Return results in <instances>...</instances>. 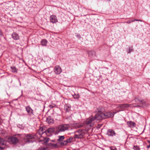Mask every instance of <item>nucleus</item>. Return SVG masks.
I'll return each mask as SVG.
<instances>
[{
    "mask_svg": "<svg viewBox=\"0 0 150 150\" xmlns=\"http://www.w3.org/2000/svg\"><path fill=\"white\" fill-rule=\"evenodd\" d=\"M132 21H138V19H135L134 20H132Z\"/></svg>",
    "mask_w": 150,
    "mask_h": 150,
    "instance_id": "72a5a7b5",
    "label": "nucleus"
},
{
    "mask_svg": "<svg viewBox=\"0 0 150 150\" xmlns=\"http://www.w3.org/2000/svg\"><path fill=\"white\" fill-rule=\"evenodd\" d=\"M107 134L109 136H113L115 135V133L114 130L110 129L108 130Z\"/></svg>",
    "mask_w": 150,
    "mask_h": 150,
    "instance_id": "ddd939ff",
    "label": "nucleus"
},
{
    "mask_svg": "<svg viewBox=\"0 0 150 150\" xmlns=\"http://www.w3.org/2000/svg\"><path fill=\"white\" fill-rule=\"evenodd\" d=\"M111 150H117V149L115 147H112L110 148Z\"/></svg>",
    "mask_w": 150,
    "mask_h": 150,
    "instance_id": "c756f323",
    "label": "nucleus"
},
{
    "mask_svg": "<svg viewBox=\"0 0 150 150\" xmlns=\"http://www.w3.org/2000/svg\"><path fill=\"white\" fill-rule=\"evenodd\" d=\"M42 140H43L44 141L43 143L45 144H46L47 142L49 141V139L47 138H45V137H42V139H40L39 142H41L42 141Z\"/></svg>",
    "mask_w": 150,
    "mask_h": 150,
    "instance_id": "412c9836",
    "label": "nucleus"
},
{
    "mask_svg": "<svg viewBox=\"0 0 150 150\" xmlns=\"http://www.w3.org/2000/svg\"><path fill=\"white\" fill-rule=\"evenodd\" d=\"M88 53L89 56L91 57H93L95 55V52L93 50L88 51Z\"/></svg>",
    "mask_w": 150,
    "mask_h": 150,
    "instance_id": "f3484780",
    "label": "nucleus"
},
{
    "mask_svg": "<svg viewBox=\"0 0 150 150\" xmlns=\"http://www.w3.org/2000/svg\"><path fill=\"white\" fill-rule=\"evenodd\" d=\"M72 96L75 99H78L79 98V95L78 94H75L74 95H72Z\"/></svg>",
    "mask_w": 150,
    "mask_h": 150,
    "instance_id": "bb28decb",
    "label": "nucleus"
},
{
    "mask_svg": "<svg viewBox=\"0 0 150 150\" xmlns=\"http://www.w3.org/2000/svg\"><path fill=\"white\" fill-rule=\"evenodd\" d=\"M47 145L49 146H51L52 148H56L58 146L57 144H53L52 143H49Z\"/></svg>",
    "mask_w": 150,
    "mask_h": 150,
    "instance_id": "6ab92c4d",
    "label": "nucleus"
},
{
    "mask_svg": "<svg viewBox=\"0 0 150 150\" xmlns=\"http://www.w3.org/2000/svg\"><path fill=\"white\" fill-rule=\"evenodd\" d=\"M86 130L84 129H80L75 132L74 137L75 139L83 138L86 133Z\"/></svg>",
    "mask_w": 150,
    "mask_h": 150,
    "instance_id": "f03ea898",
    "label": "nucleus"
},
{
    "mask_svg": "<svg viewBox=\"0 0 150 150\" xmlns=\"http://www.w3.org/2000/svg\"><path fill=\"white\" fill-rule=\"evenodd\" d=\"M6 143V141H4L0 137V144L4 145Z\"/></svg>",
    "mask_w": 150,
    "mask_h": 150,
    "instance_id": "b1692460",
    "label": "nucleus"
},
{
    "mask_svg": "<svg viewBox=\"0 0 150 150\" xmlns=\"http://www.w3.org/2000/svg\"><path fill=\"white\" fill-rule=\"evenodd\" d=\"M58 137L59 139H57V140L59 141H62L65 138L64 137V136H59Z\"/></svg>",
    "mask_w": 150,
    "mask_h": 150,
    "instance_id": "a878e982",
    "label": "nucleus"
},
{
    "mask_svg": "<svg viewBox=\"0 0 150 150\" xmlns=\"http://www.w3.org/2000/svg\"><path fill=\"white\" fill-rule=\"evenodd\" d=\"M134 150H140L139 147L137 146H134L133 147Z\"/></svg>",
    "mask_w": 150,
    "mask_h": 150,
    "instance_id": "cd10ccee",
    "label": "nucleus"
},
{
    "mask_svg": "<svg viewBox=\"0 0 150 150\" xmlns=\"http://www.w3.org/2000/svg\"><path fill=\"white\" fill-rule=\"evenodd\" d=\"M133 51V50L132 49H129V51L128 52V53H130L131 52Z\"/></svg>",
    "mask_w": 150,
    "mask_h": 150,
    "instance_id": "2f4dec72",
    "label": "nucleus"
},
{
    "mask_svg": "<svg viewBox=\"0 0 150 150\" xmlns=\"http://www.w3.org/2000/svg\"><path fill=\"white\" fill-rule=\"evenodd\" d=\"M83 125V124L82 123V124H80L77 125L76 126V127H77L79 128L81 127H82Z\"/></svg>",
    "mask_w": 150,
    "mask_h": 150,
    "instance_id": "c85d7f7f",
    "label": "nucleus"
},
{
    "mask_svg": "<svg viewBox=\"0 0 150 150\" xmlns=\"http://www.w3.org/2000/svg\"><path fill=\"white\" fill-rule=\"evenodd\" d=\"M130 105L127 104H125L122 105H117L118 108H120L122 110L125 109L126 108L130 106Z\"/></svg>",
    "mask_w": 150,
    "mask_h": 150,
    "instance_id": "9b49d317",
    "label": "nucleus"
},
{
    "mask_svg": "<svg viewBox=\"0 0 150 150\" xmlns=\"http://www.w3.org/2000/svg\"><path fill=\"white\" fill-rule=\"evenodd\" d=\"M54 72L56 74H59L62 72L61 68L58 65L54 67Z\"/></svg>",
    "mask_w": 150,
    "mask_h": 150,
    "instance_id": "6e6552de",
    "label": "nucleus"
},
{
    "mask_svg": "<svg viewBox=\"0 0 150 150\" xmlns=\"http://www.w3.org/2000/svg\"><path fill=\"white\" fill-rule=\"evenodd\" d=\"M149 143L150 144V141L149 142Z\"/></svg>",
    "mask_w": 150,
    "mask_h": 150,
    "instance_id": "58836bf2",
    "label": "nucleus"
},
{
    "mask_svg": "<svg viewBox=\"0 0 150 150\" xmlns=\"http://www.w3.org/2000/svg\"><path fill=\"white\" fill-rule=\"evenodd\" d=\"M71 106L69 104H66L64 106V110L66 112H69L70 110Z\"/></svg>",
    "mask_w": 150,
    "mask_h": 150,
    "instance_id": "a211bd4d",
    "label": "nucleus"
},
{
    "mask_svg": "<svg viewBox=\"0 0 150 150\" xmlns=\"http://www.w3.org/2000/svg\"><path fill=\"white\" fill-rule=\"evenodd\" d=\"M13 38L15 40H17L19 38V36L18 34L15 32H14L12 35Z\"/></svg>",
    "mask_w": 150,
    "mask_h": 150,
    "instance_id": "dca6fc26",
    "label": "nucleus"
},
{
    "mask_svg": "<svg viewBox=\"0 0 150 150\" xmlns=\"http://www.w3.org/2000/svg\"><path fill=\"white\" fill-rule=\"evenodd\" d=\"M45 129L42 127L40 128L38 131V133L40 135H41L43 134H45L44 132Z\"/></svg>",
    "mask_w": 150,
    "mask_h": 150,
    "instance_id": "aec40b11",
    "label": "nucleus"
},
{
    "mask_svg": "<svg viewBox=\"0 0 150 150\" xmlns=\"http://www.w3.org/2000/svg\"><path fill=\"white\" fill-rule=\"evenodd\" d=\"M134 21H132V20L131 21H129L127 22H125V23H131L132 22H133Z\"/></svg>",
    "mask_w": 150,
    "mask_h": 150,
    "instance_id": "7c9ffc66",
    "label": "nucleus"
},
{
    "mask_svg": "<svg viewBox=\"0 0 150 150\" xmlns=\"http://www.w3.org/2000/svg\"><path fill=\"white\" fill-rule=\"evenodd\" d=\"M138 21H142L140 20H139Z\"/></svg>",
    "mask_w": 150,
    "mask_h": 150,
    "instance_id": "e433bc0d",
    "label": "nucleus"
},
{
    "mask_svg": "<svg viewBox=\"0 0 150 150\" xmlns=\"http://www.w3.org/2000/svg\"><path fill=\"white\" fill-rule=\"evenodd\" d=\"M127 124L129 127L131 128L134 127L136 125L135 123L134 122L131 121L127 122Z\"/></svg>",
    "mask_w": 150,
    "mask_h": 150,
    "instance_id": "4468645a",
    "label": "nucleus"
},
{
    "mask_svg": "<svg viewBox=\"0 0 150 150\" xmlns=\"http://www.w3.org/2000/svg\"><path fill=\"white\" fill-rule=\"evenodd\" d=\"M25 108L28 114L30 115H31L33 113V110L29 106L26 107Z\"/></svg>",
    "mask_w": 150,
    "mask_h": 150,
    "instance_id": "2eb2a0df",
    "label": "nucleus"
},
{
    "mask_svg": "<svg viewBox=\"0 0 150 150\" xmlns=\"http://www.w3.org/2000/svg\"><path fill=\"white\" fill-rule=\"evenodd\" d=\"M116 113V112H114L113 113H112L110 112L104 113L103 112V116L104 117V118L105 119L108 117H112Z\"/></svg>",
    "mask_w": 150,
    "mask_h": 150,
    "instance_id": "0eeeda50",
    "label": "nucleus"
},
{
    "mask_svg": "<svg viewBox=\"0 0 150 150\" xmlns=\"http://www.w3.org/2000/svg\"><path fill=\"white\" fill-rule=\"evenodd\" d=\"M11 71L13 73H16L17 71V69L15 67H11Z\"/></svg>",
    "mask_w": 150,
    "mask_h": 150,
    "instance_id": "393cba45",
    "label": "nucleus"
},
{
    "mask_svg": "<svg viewBox=\"0 0 150 150\" xmlns=\"http://www.w3.org/2000/svg\"><path fill=\"white\" fill-rule=\"evenodd\" d=\"M103 110L104 109L102 108L98 109V113L93 117L95 120H100L104 119L103 116Z\"/></svg>",
    "mask_w": 150,
    "mask_h": 150,
    "instance_id": "7ed1b4c3",
    "label": "nucleus"
},
{
    "mask_svg": "<svg viewBox=\"0 0 150 150\" xmlns=\"http://www.w3.org/2000/svg\"><path fill=\"white\" fill-rule=\"evenodd\" d=\"M147 148H150V144L148 145L147 146Z\"/></svg>",
    "mask_w": 150,
    "mask_h": 150,
    "instance_id": "c9c22d12",
    "label": "nucleus"
},
{
    "mask_svg": "<svg viewBox=\"0 0 150 150\" xmlns=\"http://www.w3.org/2000/svg\"><path fill=\"white\" fill-rule=\"evenodd\" d=\"M69 127L68 124H62L58 126L56 129V133L57 134L66 130H68Z\"/></svg>",
    "mask_w": 150,
    "mask_h": 150,
    "instance_id": "f257e3e1",
    "label": "nucleus"
},
{
    "mask_svg": "<svg viewBox=\"0 0 150 150\" xmlns=\"http://www.w3.org/2000/svg\"><path fill=\"white\" fill-rule=\"evenodd\" d=\"M54 129L52 127L46 130H44V132L45 134L48 136L51 135V134L54 132Z\"/></svg>",
    "mask_w": 150,
    "mask_h": 150,
    "instance_id": "423d86ee",
    "label": "nucleus"
},
{
    "mask_svg": "<svg viewBox=\"0 0 150 150\" xmlns=\"http://www.w3.org/2000/svg\"><path fill=\"white\" fill-rule=\"evenodd\" d=\"M121 110H119V111H118V112H119V111H121Z\"/></svg>",
    "mask_w": 150,
    "mask_h": 150,
    "instance_id": "ea45409f",
    "label": "nucleus"
},
{
    "mask_svg": "<svg viewBox=\"0 0 150 150\" xmlns=\"http://www.w3.org/2000/svg\"><path fill=\"white\" fill-rule=\"evenodd\" d=\"M94 120L93 117L87 119L86 122V125L89 126L90 127H92L94 125L93 121Z\"/></svg>",
    "mask_w": 150,
    "mask_h": 150,
    "instance_id": "20e7f679",
    "label": "nucleus"
},
{
    "mask_svg": "<svg viewBox=\"0 0 150 150\" xmlns=\"http://www.w3.org/2000/svg\"><path fill=\"white\" fill-rule=\"evenodd\" d=\"M73 139V138L72 137H69V138L67 139L65 141H64V142H66L65 144H66V143L69 142L70 143L72 141Z\"/></svg>",
    "mask_w": 150,
    "mask_h": 150,
    "instance_id": "5701e85b",
    "label": "nucleus"
},
{
    "mask_svg": "<svg viewBox=\"0 0 150 150\" xmlns=\"http://www.w3.org/2000/svg\"><path fill=\"white\" fill-rule=\"evenodd\" d=\"M50 20L51 22L54 23L57 22L58 21L57 19L56 16L53 15L50 16Z\"/></svg>",
    "mask_w": 150,
    "mask_h": 150,
    "instance_id": "9d476101",
    "label": "nucleus"
},
{
    "mask_svg": "<svg viewBox=\"0 0 150 150\" xmlns=\"http://www.w3.org/2000/svg\"><path fill=\"white\" fill-rule=\"evenodd\" d=\"M51 141H52V142H54V140H51Z\"/></svg>",
    "mask_w": 150,
    "mask_h": 150,
    "instance_id": "4c0bfd02",
    "label": "nucleus"
},
{
    "mask_svg": "<svg viewBox=\"0 0 150 150\" xmlns=\"http://www.w3.org/2000/svg\"><path fill=\"white\" fill-rule=\"evenodd\" d=\"M9 140L11 142L12 144H15L17 143L18 142V139L14 137H12L9 139Z\"/></svg>",
    "mask_w": 150,
    "mask_h": 150,
    "instance_id": "1a4fd4ad",
    "label": "nucleus"
},
{
    "mask_svg": "<svg viewBox=\"0 0 150 150\" xmlns=\"http://www.w3.org/2000/svg\"><path fill=\"white\" fill-rule=\"evenodd\" d=\"M2 35V32L0 30V35Z\"/></svg>",
    "mask_w": 150,
    "mask_h": 150,
    "instance_id": "f704fd0d",
    "label": "nucleus"
},
{
    "mask_svg": "<svg viewBox=\"0 0 150 150\" xmlns=\"http://www.w3.org/2000/svg\"><path fill=\"white\" fill-rule=\"evenodd\" d=\"M34 136L31 134H29L24 137L25 142L27 143H29L31 142V140L34 139Z\"/></svg>",
    "mask_w": 150,
    "mask_h": 150,
    "instance_id": "39448f33",
    "label": "nucleus"
},
{
    "mask_svg": "<svg viewBox=\"0 0 150 150\" xmlns=\"http://www.w3.org/2000/svg\"><path fill=\"white\" fill-rule=\"evenodd\" d=\"M46 121L49 124H52L54 123L53 118L50 116H49L47 118Z\"/></svg>",
    "mask_w": 150,
    "mask_h": 150,
    "instance_id": "f8f14e48",
    "label": "nucleus"
},
{
    "mask_svg": "<svg viewBox=\"0 0 150 150\" xmlns=\"http://www.w3.org/2000/svg\"><path fill=\"white\" fill-rule=\"evenodd\" d=\"M47 42L45 39L42 40L41 42V45L43 46H45L47 45Z\"/></svg>",
    "mask_w": 150,
    "mask_h": 150,
    "instance_id": "4be33fe9",
    "label": "nucleus"
},
{
    "mask_svg": "<svg viewBox=\"0 0 150 150\" xmlns=\"http://www.w3.org/2000/svg\"><path fill=\"white\" fill-rule=\"evenodd\" d=\"M5 148V146H4V147H1V146H0V149H4Z\"/></svg>",
    "mask_w": 150,
    "mask_h": 150,
    "instance_id": "473e14b6",
    "label": "nucleus"
}]
</instances>
